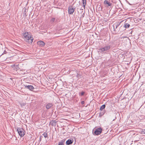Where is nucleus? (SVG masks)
Listing matches in <instances>:
<instances>
[{
	"label": "nucleus",
	"instance_id": "25",
	"mask_svg": "<svg viewBox=\"0 0 145 145\" xmlns=\"http://www.w3.org/2000/svg\"><path fill=\"white\" fill-rule=\"evenodd\" d=\"M25 103H21V105L22 106H24L25 105Z\"/></svg>",
	"mask_w": 145,
	"mask_h": 145
},
{
	"label": "nucleus",
	"instance_id": "13",
	"mask_svg": "<svg viewBox=\"0 0 145 145\" xmlns=\"http://www.w3.org/2000/svg\"><path fill=\"white\" fill-rule=\"evenodd\" d=\"M130 26L129 24L128 23H125L123 25L124 27L126 28H128Z\"/></svg>",
	"mask_w": 145,
	"mask_h": 145
},
{
	"label": "nucleus",
	"instance_id": "27",
	"mask_svg": "<svg viewBox=\"0 0 145 145\" xmlns=\"http://www.w3.org/2000/svg\"><path fill=\"white\" fill-rule=\"evenodd\" d=\"M3 53H4V54H5V51H4V52H3Z\"/></svg>",
	"mask_w": 145,
	"mask_h": 145
},
{
	"label": "nucleus",
	"instance_id": "7",
	"mask_svg": "<svg viewBox=\"0 0 145 145\" xmlns=\"http://www.w3.org/2000/svg\"><path fill=\"white\" fill-rule=\"evenodd\" d=\"M37 44L38 45L41 47L44 46L45 45L44 43L42 41H39L37 42Z\"/></svg>",
	"mask_w": 145,
	"mask_h": 145
},
{
	"label": "nucleus",
	"instance_id": "22",
	"mask_svg": "<svg viewBox=\"0 0 145 145\" xmlns=\"http://www.w3.org/2000/svg\"><path fill=\"white\" fill-rule=\"evenodd\" d=\"M15 65H16V64H13V65H11V67H12V68H14H14L15 67Z\"/></svg>",
	"mask_w": 145,
	"mask_h": 145
},
{
	"label": "nucleus",
	"instance_id": "17",
	"mask_svg": "<svg viewBox=\"0 0 145 145\" xmlns=\"http://www.w3.org/2000/svg\"><path fill=\"white\" fill-rule=\"evenodd\" d=\"M42 135L43 136L44 138H46L48 137L47 134L46 132H44Z\"/></svg>",
	"mask_w": 145,
	"mask_h": 145
},
{
	"label": "nucleus",
	"instance_id": "6",
	"mask_svg": "<svg viewBox=\"0 0 145 145\" xmlns=\"http://www.w3.org/2000/svg\"><path fill=\"white\" fill-rule=\"evenodd\" d=\"M24 86L25 88L28 89L31 91H32L34 89L33 87L31 85H24Z\"/></svg>",
	"mask_w": 145,
	"mask_h": 145
},
{
	"label": "nucleus",
	"instance_id": "16",
	"mask_svg": "<svg viewBox=\"0 0 145 145\" xmlns=\"http://www.w3.org/2000/svg\"><path fill=\"white\" fill-rule=\"evenodd\" d=\"M105 107V105H102L100 108V110H102L103 109H104Z\"/></svg>",
	"mask_w": 145,
	"mask_h": 145
},
{
	"label": "nucleus",
	"instance_id": "5",
	"mask_svg": "<svg viewBox=\"0 0 145 145\" xmlns=\"http://www.w3.org/2000/svg\"><path fill=\"white\" fill-rule=\"evenodd\" d=\"M102 129L101 128H98L96 129L94 132V133L95 135H99L102 132Z\"/></svg>",
	"mask_w": 145,
	"mask_h": 145
},
{
	"label": "nucleus",
	"instance_id": "21",
	"mask_svg": "<svg viewBox=\"0 0 145 145\" xmlns=\"http://www.w3.org/2000/svg\"><path fill=\"white\" fill-rule=\"evenodd\" d=\"M141 132L142 134H145V129L142 130Z\"/></svg>",
	"mask_w": 145,
	"mask_h": 145
},
{
	"label": "nucleus",
	"instance_id": "15",
	"mask_svg": "<svg viewBox=\"0 0 145 145\" xmlns=\"http://www.w3.org/2000/svg\"><path fill=\"white\" fill-rule=\"evenodd\" d=\"M82 1L83 4V7L84 8H85V6L86 3V0H82Z\"/></svg>",
	"mask_w": 145,
	"mask_h": 145
},
{
	"label": "nucleus",
	"instance_id": "11",
	"mask_svg": "<svg viewBox=\"0 0 145 145\" xmlns=\"http://www.w3.org/2000/svg\"><path fill=\"white\" fill-rule=\"evenodd\" d=\"M53 105L52 103H48L47 104L46 106V108L47 109H48L51 108Z\"/></svg>",
	"mask_w": 145,
	"mask_h": 145
},
{
	"label": "nucleus",
	"instance_id": "3",
	"mask_svg": "<svg viewBox=\"0 0 145 145\" xmlns=\"http://www.w3.org/2000/svg\"><path fill=\"white\" fill-rule=\"evenodd\" d=\"M111 47L110 45L106 46L103 48H100L99 50L102 52H106L110 49Z\"/></svg>",
	"mask_w": 145,
	"mask_h": 145
},
{
	"label": "nucleus",
	"instance_id": "10",
	"mask_svg": "<svg viewBox=\"0 0 145 145\" xmlns=\"http://www.w3.org/2000/svg\"><path fill=\"white\" fill-rule=\"evenodd\" d=\"M104 3L105 5H107L108 6H111L112 5V3L109 2L108 1L105 0L104 2Z\"/></svg>",
	"mask_w": 145,
	"mask_h": 145
},
{
	"label": "nucleus",
	"instance_id": "12",
	"mask_svg": "<svg viewBox=\"0 0 145 145\" xmlns=\"http://www.w3.org/2000/svg\"><path fill=\"white\" fill-rule=\"evenodd\" d=\"M57 121H56V120H52L51 121V124L52 126H55L56 125V122Z\"/></svg>",
	"mask_w": 145,
	"mask_h": 145
},
{
	"label": "nucleus",
	"instance_id": "24",
	"mask_svg": "<svg viewBox=\"0 0 145 145\" xmlns=\"http://www.w3.org/2000/svg\"><path fill=\"white\" fill-rule=\"evenodd\" d=\"M43 137V136H40V139H39L40 141L42 140V138Z\"/></svg>",
	"mask_w": 145,
	"mask_h": 145
},
{
	"label": "nucleus",
	"instance_id": "2",
	"mask_svg": "<svg viewBox=\"0 0 145 145\" xmlns=\"http://www.w3.org/2000/svg\"><path fill=\"white\" fill-rule=\"evenodd\" d=\"M17 131L21 137H22L25 135V131L22 128H18L17 129Z\"/></svg>",
	"mask_w": 145,
	"mask_h": 145
},
{
	"label": "nucleus",
	"instance_id": "26",
	"mask_svg": "<svg viewBox=\"0 0 145 145\" xmlns=\"http://www.w3.org/2000/svg\"><path fill=\"white\" fill-rule=\"evenodd\" d=\"M84 101H81V104L82 105H83L84 104Z\"/></svg>",
	"mask_w": 145,
	"mask_h": 145
},
{
	"label": "nucleus",
	"instance_id": "23",
	"mask_svg": "<svg viewBox=\"0 0 145 145\" xmlns=\"http://www.w3.org/2000/svg\"><path fill=\"white\" fill-rule=\"evenodd\" d=\"M104 114V113L103 112H101V113L99 114V116H102Z\"/></svg>",
	"mask_w": 145,
	"mask_h": 145
},
{
	"label": "nucleus",
	"instance_id": "9",
	"mask_svg": "<svg viewBox=\"0 0 145 145\" xmlns=\"http://www.w3.org/2000/svg\"><path fill=\"white\" fill-rule=\"evenodd\" d=\"M120 24L118 23H117L115 24H114L113 25V27L114 31H116V29H117L118 27L120 25Z\"/></svg>",
	"mask_w": 145,
	"mask_h": 145
},
{
	"label": "nucleus",
	"instance_id": "18",
	"mask_svg": "<svg viewBox=\"0 0 145 145\" xmlns=\"http://www.w3.org/2000/svg\"><path fill=\"white\" fill-rule=\"evenodd\" d=\"M64 142L63 141L60 142H59L58 145H63Z\"/></svg>",
	"mask_w": 145,
	"mask_h": 145
},
{
	"label": "nucleus",
	"instance_id": "19",
	"mask_svg": "<svg viewBox=\"0 0 145 145\" xmlns=\"http://www.w3.org/2000/svg\"><path fill=\"white\" fill-rule=\"evenodd\" d=\"M55 20V18H53L51 19V22H53Z\"/></svg>",
	"mask_w": 145,
	"mask_h": 145
},
{
	"label": "nucleus",
	"instance_id": "4",
	"mask_svg": "<svg viewBox=\"0 0 145 145\" xmlns=\"http://www.w3.org/2000/svg\"><path fill=\"white\" fill-rule=\"evenodd\" d=\"M75 8L72 7L71 6H69L68 7V13L69 14H72L74 12Z\"/></svg>",
	"mask_w": 145,
	"mask_h": 145
},
{
	"label": "nucleus",
	"instance_id": "14",
	"mask_svg": "<svg viewBox=\"0 0 145 145\" xmlns=\"http://www.w3.org/2000/svg\"><path fill=\"white\" fill-rule=\"evenodd\" d=\"M15 66H15L14 69L15 70L16 69V71H17V70H18L19 69V64H16Z\"/></svg>",
	"mask_w": 145,
	"mask_h": 145
},
{
	"label": "nucleus",
	"instance_id": "20",
	"mask_svg": "<svg viewBox=\"0 0 145 145\" xmlns=\"http://www.w3.org/2000/svg\"><path fill=\"white\" fill-rule=\"evenodd\" d=\"M85 93V92L84 91H82L81 93V96H83Z\"/></svg>",
	"mask_w": 145,
	"mask_h": 145
},
{
	"label": "nucleus",
	"instance_id": "1",
	"mask_svg": "<svg viewBox=\"0 0 145 145\" xmlns=\"http://www.w3.org/2000/svg\"><path fill=\"white\" fill-rule=\"evenodd\" d=\"M24 39L26 42L29 43H32L33 40V37H32L31 35L29 34L28 32H25L24 34Z\"/></svg>",
	"mask_w": 145,
	"mask_h": 145
},
{
	"label": "nucleus",
	"instance_id": "8",
	"mask_svg": "<svg viewBox=\"0 0 145 145\" xmlns=\"http://www.w3.org/2000/svg\"><path fill=\"white\" fill-rule=\"evenodd\" d=\"M73 142V140L72 139H69L67 140L66 142V144L67 145H69L72 143Z\"/></svg>",
	"mask_w": 145,
	"mask_h": 145
}]
</instances>
